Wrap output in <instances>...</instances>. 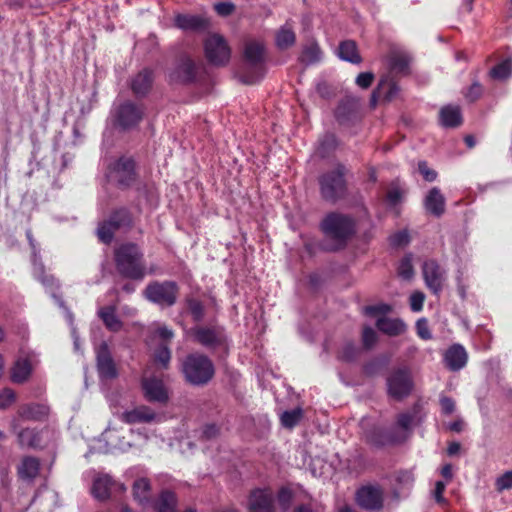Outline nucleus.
Masks as SVG:
<instances>
[{"label":"nucleus","instance_id":"f257e3e1","mask_svg":"<svg viewBox=\"0 0 512 512\" xmlns=\"http://www.w3.org/2000/svg\"><path fill=\"white\" fill-rule=\"evenodd\" d=\"M319 230L330 241L325 250L337 252L344 249L355 235L356 221L349 214L330 211L320 221Z\"/></svg>","mask_w":512,"mask_h":512},{"label":"nucleus","instance_id":"f03ea898","mask_svg":"<svg viewBox=\"0 0 512 512\" xmlns=\"http://www.w3.org/2000/svg\"><path fill=\"white\" fill-rule=\"evenodd\" d=\"M113 260L116 271L122 278L142 281L147 275L144 253L134 242H125L116 247Z\"/></svg>","mask_w":512,"mask_h":512},{"label":"nucleus","instance_id":"7ed1b4c3","mask_svg":"<svg viewBox=\"0 0 512 512\" xmlns=\"http://www.w3.org/2000/svg\"><path fill=\"white\" fill-rule=\"evenodd\" d=\"M347 174L348 168L343 163H337L333 169L319 175V194L324 202L335 205L349 197Z\"/></svg>","mask_w":512,"mask_h":512},{"label":"nucleus","instance_id":"20e7f679","mask_svg":"<svg viewBox=\"0 0 512 512\" xmlns=\"http://www.w3.org/2000/svg\"><path fill=\"white\" fill-rule=\"evenodd\" d=\"M265 47L258 41L245 43L241 64L237 69L240 81L247 85L258 83L265 74Z\"/></svg>","mask_w":512,"mask_h":512},{"label":"nucleus","instance_id":"39448f33","mask_svg":"<svg viewBox=\"0 0 512 512\" xmlns=\"http://www.w3.org/2000/svg\"><path fill=\"white\" fill-rule=\"evenodd\" d=\"M181 372L188 384L202 387L213 379L215 367L208 356L201 353H191L183 359Z\"/></svg>","mask_w":512,"mask_h":512},{"label":"nucleus","instance_id":"423d86ee","mask_svg":"<svg viewBox=\"0 0 512 512\" xmlns=\"http://www.w3.org/2000/svg\"><path fill=\"white\" fill-rule=\"evenodd\" d=\"M135 225V217L132 211L125 207H117L113 209L108 218L98 224L97 237L103 244L112 243L115 233L119 230L125 232L130 231Z\"/></svg>","mask_w":512,"mask_h":512},{"label":"nucleus","instance_id":"0eeeda50","mask_svg":"<svg viewBox=\"0 0 512 512\" xmlns=\"http://www.w3.org/2000/svg\"><path fill=\"white\" fill-rule=\"evenodd\" d=\"M106 176L119 189H128L138 179L136 161L130 156H120L108 165Z\"/></svg>","mask_w":512,"mask_h":512},{"label":"nucleus","instance_id":"6e6552de","mask_svg":"<svg viewBox=\"0 0 512 512\" xmlns=\"http://www.w3.org/2000/svg\"><path fill=\"white\" fill-rule=\"evenodd\" d=\"M179 286L175 281H152L143 291L144 297L157 305L171 307L177 302Z\"/></svg>","mask_w":512,"mask_h":512},{"label":"nucleus","instance_id":"1a4fd4ad","mask_svg":"<svg viewBox=\"0 0 512 512\" xmlns=\"http://www.w3.org/2000/svg\"><path fill=\"white\" fill-rule=\"evenodd\" d=\"M145 106L132 100L120 103L114 111L115 125L122 130H130L137 127L145 116Z\"/></svg>","mask_w":512,"mask_h":512},{"label":"nucleus","instance_id":"9d476101","mask_svg":"<svg viewBox=\"0 0 512 512\" xmlns=\"http://www.w3.org/2000/svg\"><path fill=\"white\" fill-rule=\"evenodd\" d=\"M386 385L387 394L397 401H401L409 396L414 387L409 368L399 367L393 369L386 379Z\"/></svg>","mask_w":512,"mask_h":512},{"label":"nucleus","instance_id":"9b49d317","mask_svg":"<svg viewBox=\"0 0 512 512\" xmlns=\"http://www.w3.org/2000/svg\"><path fill=\"white\" fill-rule=\"evenodd\" d=\"M191 333L194 340L207 349L227 350L228 348V338L221 326H197L191 329Z\"/></svg>","mask_w":512,"mask_h":512},{"label":"nucleus","instance_id":"f8f14e48","mask_svg":"<svg viewBox=\"0 0 512 512\" xmlns=\"http://www.w3.org/2000/svg\"><path fill=\"white\" fill-rule=\"evenodd\" d=\"M199 67L188 55H182L168 74L171 84L190 85L197 81Z\"/></svg>","mask_w":512,"mask_h":512},{"label":"nucleus","instance_id":"ddd939ff","mask_svg":"<svg viewBox=\"0 0 512 512\" xmlns=\"http://www.w3.org/2000/svg\"><path fill=\"white\" fill-rule=\"evenodd\" d=\"M204 52L207 61L215 66L226 65L231 57V49L223 36L213 34L204 42Z\"/></svg>","mask_w":512,"mask_h":512},{"label":"nucleus","instance_id":"4468645a","mask_svg":"<svg viewBox=\"0 0 512 512\" xmlns=\"http://www.w3.org/2000/svg\"><path fill=\"white\" fill-rule=\"evenodd\" d=\"M356 504L368 511H379L383 508L384 495L379 486L364 485L355 493Z\"/></svg>","mask_w":512,"mask_h":512},{"label":"nucleus","instance_id":"2eb2a0df","mask_svg":"<svg viewBox=\"0 0 512 512\" xmlns=\"http://www.w3.org/2000/svg\"><path fill=\"white\" fill-rule=\"evenodd\" d=\"M249 512H276L275 495L271 488H255L247 500Z\"/></svg>","mask_w":512,"mask_h":512},{"label":"nucleus","instance_id":"dca6fc26","mask_svg":"<svg viewBox=\"0 0 512 512\" xmlns=\"http://www.w3.org/2000/svg\"><path fill=\"white\" fill-rule=\"evenodd\" d=\"M423 277L426 286L435 295L439 294L443 289L444 270L434 259L426 260L422 266Z\"/></svg>","mask_w":512,"mask_h":512},{"label":"nucleus","instance_id":"f3484780","mask_svg":"<svg viewBox=\"0 0 512 512\" xmlns=\"http://www.w3.org/2000/svg\"><path fill=\"white\" fill-rule=\"evenodd\" d=\"M96 362L97 370L101 378L114 379L118 376V371L107 343L103 342L97 348Z\"/></svg>","mask_w":512,"mask_h":512},{"label":"nucleus","instance_id":"a211bd4d","mask_svg":"<svg viewBox=\"0 0 512 512\" xmlns=\"http://www.w3.org/2000/svg\"><path fill=\"white\" fill-rule=\"evenodd\" d=\"M141 387L148 402L166 404L169 400L168 392L162 380L155 377L143 378Z\"/></svg>","mask_w":512,"mask_h":512},{"label":"nucleus","instance_id":"6ab92c4d","mask_svg":"<svg viewBox=\"0 0 512 512\" xmlns=\"http://www.w3.org/2000/svg\"><path fill=\"white\" fill-rule=\"evenodd\" d=\"M154 80V71L150 68H143L131 78L129 86L136 98H144L151 92Z\"/></svg>","mask_w":512,"mask_h":512},{"label":"nucleus","instance_id":"aec40b11","mask_svg":"<svg viewBox=\"0 0 512 512\" xmlns=\"http://www.w3.org/2000/svg\"><path fill=\"white\" fill-rule=\"evenodd\" d=\"M443 361L450 371H459L466 366L468 353L463 345L455 343L445 351Z\"/></svg>","mask_w":512,"mask_h":512},{"label":"nucleus","instance_id":"412c9836","mask_svg":"<svg viewBox=\"0 0 512 512\" xmlns=\"http://www.w3.org/2000/svg\"><path fill=\"white\" fill-rule=\"evenodd\" d=\"M18 424L16 420H13L11 422V430L14 433H17L18 437V443L21 447H28V448H39L42 443V436L41 430H38L37 428H24L19 431Z\"/></svg>","mask_w":512,"mask_h":512},{"label":"nucleus","instance_id":"4be33fe9","mask_svg":"<svg viewBox=\"0 0 512 512\" xmlns=\"http://www.w3.org/2000/svg\"><path fill=\"white\" fill-rule=\"evenodd\" d=\"M397 79L398 76L410 74V57L404 53L393 52L388 56V72Z\"/></svg>","mask_w":512,"mask_h":512},{"label":"nucleus","instance_id":"5701e85b","mask_svg":"<svg viewBox=\"0 0 512 512\" xmlns=\"http://www.w3.org/2000/svg\"><path fill=\"white\" fill-rule=\"evenodd\" d=\"M337 121L342 124H350L358 118V102L352 98L343 99L335 111Z\"/></svg>","mask_w":512,"mask_h":512},{"label":"nucleus","instance_id":"b1692460","mask_svg":"<svg viewBox=\"0 0 512 512\" xmlns=\"http://www.w3.org/2000/svg\"><path fill=\"white\" fill-rule=\"evenodd\" d=\"M446 200L438 187H433L424 199L426 211L439 218L445 213Z\"/></svg>","mask_w":512,"mask_h":512},{"label":"nucleus","instance_id":"393cba45","mask_svg":"<svg viewBox=\"0 0 512 512\" xmlns=\"http://www.w3.org/2000/svg\"><path fill=\"white\" fill-rule=\"evenodd\" d=\"M365 441L373 447L382 448L395 443V437L388 429L374 426L365 432Z\"/></svg>","mask_w":512,"mask_h":512},{"label":"nucleus","instance_id":"a878e982","mask_svg":"<svg viewBox=\"0 0 512 512\" xmlns=\"http://www.w3.org/2000/svg\"><path fill=\"white\" fill-rule=\"evenodd\" d=\"M156 417V413L148 406H138L121 414L120 420L126 424L150 423Z\"/></svg>","mask_w":512,"mask_h":512},{"label":"nucleus","instance_id":"bb28decb","mask_svg":"<svg viewBox=\"0 0 512 512\" xmlns=\"http://www.w3.org/2000/svg\"><path fill=\"white\" fill-rule=\"evenodd\" d=\"M41 462L35 456H24L17 467V475L28 482L34 481L40 473Z\"/></svg>","mask_w":512,"mask_h":512},{"label":"nucleus","instance_id":"cd10ccee","mask_svg":"<svg viewBox=\"0 0 512 512\" xmlns=\"http://www.w3.org/2000/svg\"><path fill=\"white\" fill-rule=\"evenodd\" d=\"M376 88L380 92L382 100L387 103L395 100L401 91L398 79L392 77L391 74L382 75Z\"/></svg>","mask_w":512,"mask_h":512},{"label":"nucleus","instance_id":"c85d7f7f","mask_svg":"<svg viewBox=\"0 0 512 512\" xmlns=\"http://www.w3.org/2000/svg\"><path fill=\"white\" fill-rule=\"evenodd\" d=\"M463 117L458 105H445L439 111V123L444 128H457L462 125Z\"/></svg>","mask_w":512,"mask_h":512},{"label":"nucleus","instance_id":"c756f323","mask_svg":"<svg viewBox=\"0 0 512 512\" xmlns=\"http://www.w3.org/2000/svg\"><path fill=\"white\" fill-rule=\"evenodd\" d=\"M115 484L116 482L112 479L111 476L107 474H100L93 480L91 493L96 499L100 501L107 500L110 498L111 490Z\"/></svg>","mask_w":512,"mask_h":512},{"label":"nucleus","instance_id":"7c9ffc66","mask_svg":"<svg viewBox=\"0 0 512 512\" xmlns=\"http://www.w3.org/2000/svg\"><path fill=\"white\" fill-rule=\"evenodd\" d=\"M49 415V407L42 403L23 404L18 409V416L24 420L44 421Z\"/></svg>","mask_w":512,"mask_h":512},{"label":"nucleus","instance_id":"2f4dec72","mask_svg":"<svg viewBox=\"0 0 512 512\" xmlns=\"http://www.w3.org/2000/svg\"><path fill=\"white\" fill-rule=\"evenodd\" d=\"M376 327L384 334L390 337H396L406 331V324L399 318H388L382 316L377 319Z\"/></svg>","mask_w":512,"mask_h":512},{"label":"nucleus","instance_id":"473e14b6","mask_svg":"<svg viewBox=\"0 0 512 512\" xmlns=\"http://www.w3.org/2000/svg\"><path fill=\"white\" fill-rule=\"evenodd\" d=\"M337 56L346 62L358 65L362 62L358 45L354 40H344L339 43Z\"/></svg>","mask_w":512,"mask_h":512},{"label":"nucleus","instance_id":"72a5a7b5","mask_svg":"<svg viewBox=\"0 0 512 512\" xmlns=\"http://www.w3.org/2000/svg\"><path fill=\"white\" fill-rule=\"evenodd\" d=\"M174 24L184 31H200L206 27L207 22L203 17L197 15L177 14Z\"/></svg>","mask_w":512,"mask_h":512},{"label":"nucleus","instance_id":"f704fd0d","mask_svg":"<svg viewBox=\"0 0 512 512\" xmlns=\"http://www.w3.org/2000/svg\"><path fill=\"white\" fill-rule=\"evenodd\" d=\"M338 145L337 136L334 133L327 132L319 137L316 154L321 159H327L335 153Z\"/></svg>","mask_w":512,"mask_h":512},{"label":"nucleus","instance_id":"c9c22d12","mask_svg":"<svg viewBox=\"0 0 512 512\" xmlns=\"http://www.w3.org/2000/svg\"><path fill=\"white\" fill-rule=\"evenodd\" d=\"M390 357L388 355H379L367 361L363 367V374L368 377H374L381 374L389 365Z\"/></svg>","mask_w":512,"mask_h":512},{"label":"nucleus","instance_id":"e433bc0d","mask_svg":"<svg viewBox=\"0 0 512 512\" xmlns=\"http://www.w3.org/2000/svg\"><path fill=\"white\" fill-rule=\"evenodd\" d=\"M98 316L103 321L106 328L112 332L121 330L123 324L116 315V308L114 306H105L99 309Z\"/></svg>","mask_w":512,"mask_h":512},{"label":"nucleus","instance_id":"4c0bfd02","mask_svg":"<svg viewBox=\"0 0 512 512\" xmlns=\"http://www.w3.org/2000/svg\"><path fill=\"white\" fill-rule=\"evenodd\" d=\"M32 373V366L28 359L17 360L12 368L11 379L14 383H24Z\"/></svg>","mask_w":512,"mask_h":512},{"label":"nucleus","instance_id":"58836bf2","mask_svg":"<svg viewBox=\"0 0 512 512\" xmlns=\"http://www.w3.org/2000/svg\"><path fill=\"white\" fill-rule=\"evenodd\" d=\"M177 497L170 490H163L155 502L156 512H176Z\"/></svg>","mask_w":512,"mask_h":512},{"label":"nucleus","instance_id":"ea45409f","mask_svg":"<svg viewBox=\"0 0 512 512\" xmlns=\"http://www.w3.org/2000/svg\"><path fill=\"white\" fill-rule=\"evenodd\" d=\"M296 42V35L291 25L286 22L276 33V45L284 50L293 46Z\"/></svg>","mask_w":512,"mask_h":512},{"label":"nucleus","instance_id":"a19ab883","mask_svg":"<svg viewBox=\"0 0 512 512\" xmlns=\"http://www.w3.org/2000/svg\"><path fill=\"white\" fill-rule=\"evenodd\" d=\"M360 348L352 341L345 342L338 352V359L351 363L357 360L360 355Z\"/></svg>","mask_w":512,"mask_h":512},{"label":"nucleus","instance_id":"79ce46f5","mask_svg":"<svg viewBox=\"0 0 512 512\" xmlns=\"http://www.w3.org/2000/svg\"><path fill=\"white\" fill-rule=\"evenodd\" d=\"M303 410L300 407H297L292 410H286L281 414L280 420L283 427L292 429L303 418Z\"/></svg>","mask_w":512,"mask_h":512},{"label":"nucleus","instance_id":"37998d69","mask_svg":"<svg viewBox=\"0 0 512 512\" xmlns=\"http://www.w3.org/2000/svg\"><path fill=\"white\" fill-rule=\"evenodd\" d=\"M153 360L157 365L167 369L171 361V350L168 343H160L154 351Z\"/></svg>","mask_w":512,"mask_h":512},{"label":"nucleus","instance_id":"c03bdc74","mask_svg":"<svg viewBox=\"0 0 512 512\" xmlns=\"http://www.w3.org/2000/svg\"><path fill=\"white\" fill-rule=\"evenodd\" d=\"M151 490L150 482L146 478H139L133 484V496L140 503H143L149 498Z\"/></svg>","mask_w":512,"mask_h":512},{"label":"nucleus","instance_id":"a18cd8bd","mask_svg":"<svg viewBox=\"0 0 512 512\" xmlns=\"http://www.w3.org/2000/svg\"><path fill=\"white\" fill-rule=\"evenodd\" d=\"M186 306L194 322H201L203 320L205 307L202 301L194 297H187Z\"/></svg>","mask_w":512,"mask_h":512},{"label":"nucleus","instance_id":"49530a36","mask_svg":"<svg viewBox=\"0 0 512 512\" xmlns=\"http://www.w3.org/2000/svg\"><path fill=\"white\" fill-rule=\"evenodd\" d=\"M512 73V63L510 60H504L495 65L489 72L491 78L496 80H505Z\"/></svg>","mask_w":512,"mask_h":512},{"label":"nucleus","instance_id":"de8ad7c7","mask_svg":"<svg viewBox=\"0 0 512 512\" xmlns=\"http://www.w3.org/2000/svg\"><path fill=\"white\" fill-rule=\"evenodd\" d=\"M321 58V49L317 43H312L309 46H306L301 55V62L307 64H313L320 60Z\"/></svg>","mask_w":512,"mask_h":512},{"label":"nucleus","instance_id":"09e8293b","mask_svg":"<svg viewBox=\"0 0 512 512\" xmlns=\"http://www.w3.org/2000/svg\"><path fill=\"white\" fill-rule=\"evenodd\" d=\"M276 498L280 508L284 511H287L294 499V492L290 487L282 486L279 488Z\"/></svg>","mask_w":512,"mask_h":512},{"label":"nucleus","instance_id":"8fccbe9b","mask_svg":"<svg viewBox=\"0 0 512 512\" xmlns=\"http://www.w3.org/2000/svg\"><path fill=\"white\" fill-rule=\"evenodd\" d=\"M418 414L417 406L413 407V411L402 412L397 416V426L403 430H410L414 420Z\"/></svg>","mask_w":512,"mask_h":512},{"label":"nucleus","instance_id":"3c124183","mask_svg":"<svg viewBox=\"0 0 512 512\" xmlns=\"http://www.w3.org/2000/svg\"><path fill=\"white\" fill-rule=\"evenodd\" d=\"M495 489L499 493L512 489V470L504 472L496 479Z\"/></svg>","mask_w":512,"mask_h":512},{"label":"nucleus","instance_id":"603ef678","mask_svg":"<svg viewBox=\"0 0 512 512\" xmlns=\"http://www.w3.org/2000/svg\"><path fill=\"white\" fill-rule=\"evenodd\" d=\"M377 342L376 332L369 326L362 331V343L365 349H371Z\"/></svg>","mask_w":512,"mask_h":512},{"label":"nucleus","instance_id":"864d4df0","mask_svg":"<svg viewBox=\"0 0 512 512\" xmlns=\"http://www.w3.org/2000/svg\"><path fill=\"white\" fill-rule=\"evenodd\" d=\"M482 94H483V86L478 81H475L467 89V91L465 93V98L469 102H475L478 99H480Z\"/></svg>","mask_w":512,"mask_h":512},{"label":"nucleus","instance_id":"5fc2aeb1","mask_svg":"<svg viewBox=\"0 0 512 512\" xmlns=\"http://www.w3.org/2000/svg\"><path fill=\"white\" fill-rule=\"evenodd\" d=\"M416 333L419 338L423 340L432 339V334L429 329L428 321L426 318H420L416 322Z\"/></svg>","mask_w":512,"mask_h":512},{"label":"nucleus","instance_id":"6e6d98bb","mask_svg":"<svg viewBox=\"0 0 512 512\" xmlns=\"http://www.w3.org/2000/svg\"><path fill=\"white\" fill-rule=\"evenodd\" d=\"M391 311V305L385 303L377 305H368L365 307V314L369 316L385 315Z\"/></svg>","mask_w":512,"mask_h":512},{"label":"nucleus","instance_id":"4d7b16f0","mask_svg":"<svg viewBox=\"0 0 512 512\" xmlns=\"http://www.w3.org/2000/svg\"><path fill=\"white\" fill-rule=\"evenodd\" d=\"M425 295L423 292L415 291L411 294L409 302L413 312H419L423 309Z\"/></svg>","mask_w":512,"mask_h":512},{"label":"nucleus","instance_id":"13d9d810","mask_svg":"<svg viewBox=\"0 0 512 512\" xmlns=\"http://www.w3.org/2000/svg\"><path fill=\"white\" fill-rule=\"evenodd\" d=\"M375 79L373 72H361L357 75L355 83L362 89H368Z\"/></svg>","mask_w":512,"mask_h":512},{"label":"nucleus","instance_id":"bf43d9fd","mask_svg":"<svg viewBox=\"0 0 512 512\" xmlns=\"http://www.w3.org/2000/svg\"><path fill=\"white\" fill-rule=\"evenodd\" d=\"M398 274L404 279H410L413 275V266L409 257H404L400 261Z\"/></svg>","mask_w":512,"mask_h":512},{"label":"nucleus","instance_id":"052dcab7","mask_svg":"<svg viewBox=\"0 0 512 512\" xmlns=\"http://www.w3.org/2000/svg\"><path fill=\"white\" fill-rule=\"evenodd\" d=\"M409 234L406 231H398L390 237V243L394 247L405 246L409 243Z\"/></svg>","mask_w":512,"mask_h":512},{"label":"nucleus","instance_id":"680f3d73","mask_svg":"<svg viewBox=\"0 0 512 512\" xmlns=\"http://www.w3.org/2000/svg\"><path fill=\"white\" fill-rule=\"evenodd\" d=\"M418 170L423 178L428 182H433L437 178V172L429 168L426 161H420L418 163Z\"/></svg>","mask_w":512,"mask_h":512},{"label":"nucleus","instance_id":"e2e57ef3","mask_svg":"<svg viewBox=\"0 0 512 512\" xmlns=\"http://www.w3.org/2000/svg\"><path fill=\"white\" fill-rule=\"evenodd\" d=\"M15 401V393L13 390L6 388L0 391V408L5 409Z\"/></svg>","mask_w":512,"mask_h":512},{"label":"nucleus","instance_id":"0e129e2a","mask_svg":"<svg viewBox=\"0 0 512 512\" xmlns=\"http://www.w3.org/2000/svg\"><path fill=\"white\" fill-rule=\"evenodd\" d=\"M220 429L216 424H206L202 428L201 438L204 440H212L218 437Z\"/></svg>","mask_w":512,"mask_h":512},{"label":"nucleus","instance_id":"69168bd1","mask_svg":"<svg viewBox=\"0 0 512 512\" xmlns=\"http://www.w3.org/2000/svg\"><path fill=\"white\" fill-rule=\"evenodd\" d=\"M403 192L399 188H392L388 190L386 199L389 205L395 206L401 202Z\"/></svg>","mask_w":512,"mask_h":512},{"label":"nucleus","instance_id":"338daca9","mask_svg":"<svg viewBox=\"0 0 512 512\" xmlns=\"http://www.w3.org/2000/svg\"><path fill=\"white\" fill-rule=\"evenodd\" d=\"M440 406L443 414L450 415L455 410V401L451 397L443 396L440 398Z\"/></svg>","mask_w":512,"mask_h":512},{"label":"nucleus","instance_id":"774afa93","mask_svg":"<svg viewBox=\"0 0 512 512\" xmlns=\"http://www.w3.org/2000/svg\"><path fill=\"white\" fill-rule=\"evenodd\" d=\"M214 8L219 15L229 16L234 11L235 6L230 2H219L215 4Z\"/></svg>","mask_w":512,"mask_h":512}]
</instances>
